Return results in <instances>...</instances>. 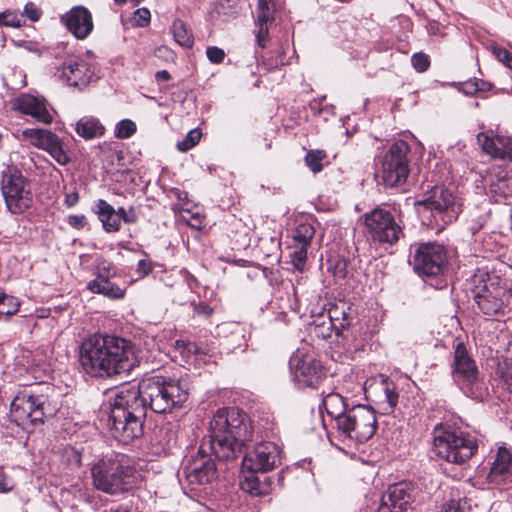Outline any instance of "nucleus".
Wrapping results in <instances>:
<instances>
[{"label":"nucleus","instance_id":"obj_35","mask_svg":"<svg viewBox=\"0 0 512 512\" xmlns=\"http://www.w3.org/2000/svg\"><path fill=\"white\" fill-rule=\"evenodd\" d=\"M47 132V129L27 128L22 131L21 140L27 141L30 145L41 149Z\"/></svg>","mask_w":512,"mask_h":512},{"label":"nucleus","instance_id":"obj_29","mask_svg":"<svg viewBox=\"0 0 512 512\" xmlns=\"http://www.w3.org/2000/svg\"><path fill=\"white\" fill-rule=\"evenodd\" d=\"M41 150L48 152L59 165L64 166L70 162L62 139L50 130H48L44 138Z\"/></svg>","mask_w":512,"mask_h":512},{"label":"nucleus","instance_id":"obj_53","mask_svg":"<svg viewBox=\"0 0 512 512\" xmlns=\"http://www.w3.org/2000/svg\"><path fill=\"white\" fill-rule=\"evenodd\" d=\"M79 201V195L76 191L66 194L64 199V204L67 207H73L75 206Z\"/></svg>","mask_w":512,"mask_h":512},{"label":"nucleus","instance_id":"obj_6","mask_svg":"<svg viewBox=\"0 0 512 512\" xmlns=\"http://www.w3.org/2000/svg\"><path fill=\"white\" fill-rule=\"evenodd\" d=\"M460 211L454 194L437 183L432 187L427 185L425 198L418 200V216L422 225L436 228L438 231L454 222Z\"/></svg>","mask_w":512,"mask_h":512},{"label":"nucleus","instance_id":"obj_10","mask_svg":"<svg viewBox=\"0 0 512 512\" xmlns=\"http://www.w3.org/2000/svg\"><path fill=\"white\" fill-rule=\"evenodd\" d=\"M452 373L454 381L467 397L478 401L488 397L489 389L480 378L478 367L462 342H459L454 350Z\"/></svg>","mask_w":512,"mask_h":512},{"label":"nucleus","instance_id":"obj_41","mask_svg":"<svg viewBox=\"0 0 512 512\" xmlns=\"http://www.w3.org/2000/svg\"><path fill=\"white\" fill-rule=\"evenodd\" d=\"M328 269L332 272L334 277L344 279L348 274V262L344 258H336L330 261Z\"/></svg>","mask_w":512,"mask_h":512},{"label":"nucleus","instance_id":"obj_60","mask_svg":"<svg viewBox=\"0 0 512 512\" xmlns=\"http://www.w3.org/2000/svg\"><path fill=\"white\" fill-rule=\"evenodd\" d=\"M127 210H125L123 207H120L118 210H116V213L121 216V221H123L124 213H126Z\"/></svg>","mask_w":512,"mask_h":512},{"label":"nucleus","instance_id":"obj_59","mask_svg":"<svg viewBox=\"0 0 512 512\" xmlns=\"http://www.w3.org/2000/svg\"><path fill=\"white\" fill-rule=\"evenodd\" d=\"M174 194L177 196V198L180 201H183V202H187L188 201V194L186 192H183V191H180V190H176L174 192Z\"/></svg>","mask_w":512,"mask_h":512},{"label":"nucleus","instance_id":"obj_49","mask_svg":"<svg viewBox=\"0 0 512 512\" xmlns=\"http://www.w3.org/2000/svg\"><path fill=\"white\" fill-rule=\"evenodd\" d=\"M14 482L2 470H0V493H9L14 489Z\"/></svg>","mask_w":512,"mask_h":512},{"label":"nucleus","instance_id":"obj_25","mask_svg":"<svg viewBox=\"0 0 512 512\" xmlns=\"http://www.w3.org/2000/svg\"><path fill=\"white\" fill-rule=\"evenodd\" d=\"M276 11L274 0H258L256 9V43L264 48L269 34V26L274 22V13Z\"/></svg>","mask_w":512,"mask_h":512},{"label":"nucleus","instance_id":"obj_24","mask_svg":"<svg viewBox=\"0 0 512 512\" xmlns=\"http://www.w3.org/2000/svg\"><path fill=\"white\" fill-rule=\"evenodd\" d=\"M110 275L111 272L109 264H104L103 267H98L96 278L88 282L87 289L92 293L102 294L112 300L124 298L125 289L111 282L109 280Z\"/></svg>","mask_w":512,"mask_h":512},{"label":"nucleus","instance_id":"obj_57","mask_svg":"<svg viewBox=\"0 0 512 512\" xmlns=\"http://www.w3.org/2000/svg\"><path fill=\"white\" fill-rule=\"evenodd\" d=\"M156 79L168 81L171 79L170 73L167 70L157 71L155 74Z\"/></svg>","mask_w":512,"mask_h":512},{"label":"nucleus","instance_id":"obj_12","mask_svg":"<svg viewBox=\"0 0 512 512\" xmlns=\"http://www.w3.org/2000/svg\"><path fill=\"white\" fill-rule=\"evenodd\" d=\"M1 193L7 210L14 215L24 213L33 204L31 183L16 168H7L2 172Z\"/></svg>","mask_w":512,"mask_h":512},{"label":"nucleus","instance_id":"obj_13","mask_svg":"<svg viewBox=\"0 0 512 512\" xmlns=\"http://www.w3.org/2000/svg\"><path fill=\"white\" fill-rule=\"evenodd\" d=\"M447 251L441 244L435 242L418 245V276L436 290L446 287L443 277L447 266Z\"/></svg>","mask_w":512,"mask_h":512},{"label":"nucleus","instance_id":"obj_62","mask_svg":"<svg viewBox=\"0 0 512 512\" xmlns=\"http://www.w3.org/2000/svg\"><path fill=\"white\" fill-rule=\"evenodd\" d=\"M435 28V25H431L430 28L428 29L429 33L435 34Z\"/></svg>","mask_w":512,"mask_h":512},{"label":"nucleus","instance_id":"obj_27","mask_svg":"<svg viewBox=\"0 0 512 512\" xmlns=\"http://www.w3.org/2000/svg\"><path fill=\"white\" fill-rule=\"evenodd\" d=\"M241 488L252 496H263L269 494L271 481L266 473L246 471Z\"/></svg>","mask_w":512,"mask_h":512},{"label":"nucleus","instance_id":"obj_7","mask_svg":"<svg viewBox=\"0 0 512 512\" xmlns=\"http://www.w3.org/2000/svg\"><path fill=\"white\" fill-rule=\"evenodd\" d=\"M473 300L485 316L503 315L509 304L510 291L496 275L478 270L470 280Z\"/></svg>","mask_w":512,"mask_h":512},{"label":"nucleus","instance_id":"obj_28","mask_svg":"<svg viewBox=\"0 0 512 512\" xmlns=\"http://www.w3.org/2000/svg\"><path fill=\"white\" fill-rule=\"evenodd\" d=\"M96 213L106 232L111 233L120 230L121 216L116 213L114 207L108 202L99 199L96 203Z\"/></svg>","mask_w":512,"mask_h":512},{"label":"nucleus","instance_id":"obj_32","mask_svg":"<svg viewBox=\"0 0 512 512\" xmlns=\"http://www.w3.org/2000/svg\"><path fill=\"white\" fill-rule=\"evenodd\" d=\"M323 406L331 418V424L337 423L350 409L344 398L338 393L328 394L323 400Z\"/></svg>","mask_w":512,"mask_h":512},{"label":"nucleus","instance_id":"obj_58","mask_svg":"<svg viewBox=\"0 0 512 512\" xmlns=\"http://www.w3.org/2000/svg\"><path fill=\"white\" fill-rule=\"evenodd\" d=\"M103 512H130L126 507L122 505H118L116 507H111L110 509L104 510Z\"/></svg>","mask_w":512,"mask_h":512},{"label":"nucleus","instance_id":"obj_30","mask_svg":"<svg viewBox=\"0 0 512 512\" xmlns=\"http://www.w3.org/2000/svg\"><path fill=\"white\" fill-rule=\"evenodd\" d=\"M41 150L48 152L59 165L64 166L70 162L62 139L50 130H48L44 138Z\"/></svg>","mask_w":512,"mask_h":512},{"label":"nucleus","instance_id":"obj_20","mask_svg":"<svg viewBox=\"0 0 512 512\" xmlns=\"http://www.w3.org/2000/svg\"><path fill=\"white\" fill-rule=\"evenodd\" d=\"M490 484L508 489L512 487V452L500 447L487 475Z\"/></svg>","mask_w":512,"mask_h":512},{"label":"nucleus","instance_id":"obj_40","mask_svg":"<svg viewBox=\"0 0 512 512\" xmlns=\"http://www.w3.org/2000/svg\"><path fill=\"white\" fill-rule=\"evenodd\" d=\"M490 89V85L482 80H468L461 84L460 91L466 95H474L478 91H486Z\"/></svg>","mask_w":512,"mask_h":512},{"label":"nucleus","instance_id":"obj_61","mask_svg":"<svg viewBox=\"0 0 512 512\" xmlns=\"http://www.w3.org/2000/svg\"><path fill=\"white\" fill-rule=\"evenodd\" d=\"M411 63L416 68V53L411 55Z\"/></svg>","mask_w":512,"mask_h":512},{"label":"nucleus","instance_id":"obj_26","mask_svg":"<svg viewBox=\"0 0 512 512\" xmlns=\"http://www.w3.org/2000/svg\"><path fill=\"white\" fill-rule=\"evenodd\" d=\"M329 323L333 326L337 335L343 334L356 320L355 309L344 301L330 307L328 311Z\"/></svg>","mask_w":512,"mask_h":512},{"label":"nucleus","instance_id":"obj_11","mask_svg":"<svg viewBox=\"0 0 512 512\" xmlns=\"http://www.w3.org/2000/svg\"><path fill=\"white\" fill-rule=\"evenodd\" d=\"M410 151L404 141L395 142L385 152L380 160L375 177L378 185L384 188H397L402 186L409 175L410 169L407 154Z\"/></svg>","mask_w":512,"mask_h":512},{"label":"nucleus","instance_id":"obj_3","mask_svg":"<svg viewBox=\"0 0 512 512\" xmlns=\"http://www.w3.org/2000/svg\"><path fill=\"white\" fill-rule=\"evenodd\" d=\"M121 387L129 394L134 391L145 412L150 408L155 413H168L182 407L188 399V390L181 381L162 375L148 376L138 385Z\"/></svg>","mask_w":512,"mask_h":512},{"label":"nucleus","instance_id":"obj_18","mask_svg":"<svg viewBox=\"0 0 512 512\" xmlns=\"http://www.w3.org/2000/svg\"><path fill=\"white\" fill-rule=\"evenodd\" d=\"M413 499V483L403 481L393 484L382 496L377 512H414Z\"/></svg>","mask_w":512,"mask_h":512},{"label":"nucleus","instance_id":"obj_63","mask_svg":"<svg viewBox=\"0 0 512 512\" xmlns=\"http://www.w3.org/2000/svg\"><path fill=\"white\" fill-rule=\"evenodd\" d=\"M114 1L117 3H125L126 2V0H114Z\"/></svg>","mask_w":512,"mask_h":512},{"label":"nucleus","instance_id":"obj_43","mask_svg":"<svg viewBox=\"0 0 512 512\" xmlns=\"http://www.w3.org/2000/svg\"><path fill=\"white\" fill-rule=\"evenodd\" d=\"M22 22V15L13 11H5L0 13V25L7 27H20Z\"/></svg>","mask_w":512,"mask_h":512},{"label":"nucleus","instance_id":"obj_52","mask_svg":"<svg viewBox=\"0 0 512 512\" xmlns=\"http://www.w3.org/2000/svg\"><path fill=\"white\" fill-rule=\"evenodd\" d=\"M430 66L429 56L423 52H418V72H425Z\"/></svg>","mask_w":512,"mask_h":512},{"label":"nucleus","instance_id":"obj_33","mask_svg":"<svg viewBox=\"0 0 512 512\" xmlns=\"http://www.w3.org/2000/svg\"><path fill=\"white\" fill-rule=\"evenodd\" d=\"M172 33L175 41L182 47L191 48L194 38L191 30L182 20H175L172 25Z\"/></svg>","mask_w":512,"mask_h":512},{"label":"nucleus","instance_id":"obj_46","mask_svg":"<svg viewBox=\"0 0 512 512\" xmlns=\"http://www.w3.org/2000/svg\"><path fill=\"white\" fill-rule=\"evenodd\" d=\"M493 53L499 61L505 64L508 68L512 69V55L501 47H494Z\"/></svg>","mask_w":512,"mask_h":512},{"label":"nucleus","instance_id":"obj_54","mask_svg":"<svg viewBox=\"0 0 512 512\" xmlns=\"http://www.w3.org/2000/svg\"><path fill=\"white\" fill-rule=\"evenodd\" d=\"M137 220H138V217H137L135 209L133 207H130L126 211V213H124L123 222L132 224V223L137 222Z\"/></svg>","mask_w":512,"mask_h":512},{"label":"nucleus","instance_id":"obj_48","mask_svg":"<svg viewBox=\"0 0 512 512\" xmlns=\"http://www.w3.org/2000/svg\"><path fill=\"white\" fill-rule=\"evenodd\" d=\"M67 223L77 230L83 229L88 224L87 218L84 215H69Z\"/></svg>","mask_w":512,"mask_h":512},{"label":"nucleus","instance_id":"obj_16","mask_svg":"<svg viewBox=\"0 0 512 512\" xmlns=\"http://www.w3.org/2000/svg\"><path fill=\"white\" fill-rule=\"evenodd\" d=\"M290 366L299 387H316L325 377L324 367L312 354L298 351L292 356Z\"/></svg>","mask_w":512,"mask_h":512},{"label":"nucleus","instance_id":"obj_47","mask_svg":"<svg viewBox=\"0 0 512 512\" xmlns=\"http://www.w3.org/2000/svg\"><path fill=\"white\" fill-rule=\"evenodd\" d=\"M154 264L149 259H141L138 261L136 272L140 277H145L152 272Z\"/></svg>","mask_w":512,"mask_h":512},{"label":"nucleus","instance_id":"obj_15","mask_svg":"<svg viewBox=\"0 0 512 512\" xmlns=\"http://www.w3.org/2000/svg\"><path fill=\"white\" fill-rule=\"evenodd\" d=\"M365 224L369 234L376 241L393 244L399 239L401 229L387 210L376 208L366 213Z\"/></svg>","mask_w":512,"mask_h":512},{"label":"nucleus","instance_id":"obj_44","mask_svg":"<svg viewBox=\"0 0 512 512\" xmlns=\"http://www.w3.org/2000/svg\"><path fill=\"white\" fill-rule=\"evenodd\" d=\"M150 11L147 8H140L134 12L133 23L138 27H145L150 22Z\"/></svg>","mask_w":512,"mask_h":512},{"label":"nucleus","instance_id":"obj_5","mask_svg":"<svg viewBox=\"0 0 512 512\" xmlns=\"http://www.w3.org/2000/svg\"><path fill=\"white\" fill-rule=\"evenodd\" d=\"M93 487L105 494L118 496L138 484V473L130 458L121 453L107 455L91 465Z\"/></svg>","mask_w":512,"mask_h":512},{"label":"nucleus","instance_id":"obj_8","mask_svg":"<svg viewBox=\"0 0 512 512\" xmlns=\"http://www.w3.org/2000/svg\"><path fill=\"white\" fill-rule=\"evenodd\" d=\"M474 436L461 430L438 424L433 431V451L439 458L453 464H462L477 451Z\"/></svg>","mask_w":512,"mask_h":512},{"label":"nucleus","instance_id":"obj_34","mask_svg":"<svg viewBox=\"0 0 512 512\" xmlns=\"http://www.w3.org/2000/svg\"><path fill=\"white\" fill-rule=\"evenodd\" d=\"M315 234L313 225L309 223H300L293 232L294 245L309 247Z\"/></svg>","mask_w":512,"mask_h":512},{"label":"nucleus","instance_id":"obj_38","mask_svg":"<svg viewBox=\"0 0 512 512\" xmlns=\"http://www.w3.org/2000/svg\"><path fill=\"white\" fill-rule=\"evenodd\" d=\"M202 133L199 129L190 130L184 139L177 143V148L181 152H187L200 141Z\"/></svg>","mask_w":512,"mask_h":512},{"label":"nucleus","instance_id":"obj_22","mask_svg":"<svg viewBox=\"0 0 512 512\" xmlns=\"http://www.w3.org/2000/svg\"><path fill=\"white\" fill-rule=\"evenodd\" d=\"M13 109L33 117L37 122L50 124L53 117L48 111L44 100L30 94H22L13 102Z\"/></svg>","mask_w":512,"mask_h":512},{"label":"nucleus","instance_id":"obj_19","mask_svg":"<svg viewBox=\"0 0 512 512\" xmlns=\"http://www.w3.org/2000/svg\"><path fill=\"white\" fill-rule=\"evenodd\" d=\"M57 73H59V79L64 83L77 88L87 86L94 76V71L90 64L78 57L66 59L57 69Z\"/></svg>","mask_w":512,"mask_h":512},{"label":"nucleus","instance_id":"obj_45","mask_svg":"<svg viewBox=\"0 0 512 512\" xmlns=\"http://www.w3.org/2000/svg\"><path fill=\"white\" fill-rule=\"evenodd\" d=\"M206 54L208 59L215 64L221 63L225 58V52L216 46L208 47Z\"/></svg>","mask_w":512,"mask_h":512},{"label":"nucleus","instance_id":"obj_23","mask_svg":"<svg viewBox=\"0 0 512 512\" xmlns=\"http://www.w3.org/2000/svg\"><path fill=\"white\" fill-rule=\"evenodd\" d=\"M477 142L491 157L512 162V137L500 135L492 137L486 133H479Z\"/></svg>","mask_w":512,"mask_h":512},{"label":"nucleus","instance_id":"obj_64","mask_svg":"<svg viewBox=\"0 0 512 512\" xmlns=\"http://www.w3.org/2000/svg\"><path fill=\"white\" fill-rule=\"evenodd\" d=\"M417 145H418V149L423 148L422 144L419 141L417 142Z\"/></svg>","mask_w":512,"mask_h":512},{"label":"nucleus","instance_id":"obj_1","mask_svg":"<svg viewBox=\"0 0 512 512\" xmlns=\"http://www.w3.org/2000/svg\"><path fill=\"white\" fill-rule=\"evenodd\" d=\"M252 437L253 430L246 414L235 407L218 409L209 423L208 439L184 467L186 480L191 485L211 483L216 478L217 468L208 451L219 460H233Z\"/></svg>","mask_w":512,"mask_h":512},{"label":"nucleus","instance_id":"obj_17","mask_svg":"<svg viewBox=\"0 0 512 512\" xmlns=\"http://www.w3.org/2000/svg\"><path fill=\"white\" fill-rule=\"evenodd\" d=\"M281 460V450L273 442H261L245 453L242 460L244 471L266 473L274 469Z\"/></svg>","mask_w":512,"mask_h":512},{"label":"nucleus","instance_id":"obj_2","mask_svg":"<svg viewBox=\"0 0 512 512\" xmlns=\"http://www.w3.org/2000/svg\"><path fill=\"white\" fill-rule=\"evenodd\" d=\"M83 371L91 377H111L129 372L136 364L134 345L119 336L94 334L85 339L79 350Z\"/></svg>","mask_w":512,"mask_h":512},{"label":"nucleus","instance_id":"obj_56","mask_svg":"<svg viewBox=\"0 0 512 512\" xmlns=\"http://www.w3.org/2000/svg\"><path fill=\"white\" fill-rule=\"evenodd\" d=\"M460 511V506L459 504L454 501V500H451L449 503L446 504V506L444 507V512H459Z\"/></svg>","mask_w":512,"mask_h":512},{"label":"nucleus","instance_id":"obj_42","mask_svg":"<svg viewBox=\"0 0 512 512\" xmlns=\"http://www.w3.org/2000/svg\"><path fill=\"white\" fill-rule=\"evenodd\" d=\"M175 349L180 352L184 357L200 353V348L194 342L188 340H177L175 342Z\"/></svg>","mask_w":512,"mask_h":512},{"label":"nucleus","instance_id":"obj_9","mask_svg":"<svg viewBox=\"0 0 512 512\" xmlns=\"http://www.w3.org/2000/svg\"><path fill=\"white\" fill-rule=\"evenodd\" d=\"M377 424L375 410L371 406L359 404L350 407L346 414L331 426L339 440L364 443L373 437Z\"/></svg>","mask_w":512,"mask_h":512},{"label":"nucleus","instance_id":"obj_4","mask_svg":"<svg viewBox=\"0 0 512 512\" xmlns=\"http://www.w3.org/2000/svg\"><path fill=\"white\" fill-rule=\"evenodd\" d=\"M109 406L108 427L116 441L126 445L142 436L146 413L134 391L129 394L119 387L109 398Z\"/></svg>","mask_w":512,"mask_h":512},{"label":"nucleus","instance_id":"obj_21","mask_svg":"<svg viewBox=\"0 0 512 512\" xmlns=\"http://www.w3.org/2000/svg\"><path fill=\"white\" fill-rule=\"evenodd\" d=\"M61 21L77 39H86L93 30L90 11L84 6H75L62 16Z\"/></svg>","mask_w":512,"mask_h":512},{"label":"nucleus","instance_id":"obj_55","mask_svg":"<svg viewBox=\"0 0 512 512\" xmlns=\"http://www.w3.org/2000/svg\"><path fill=\"white\" fill-rule=\"evenodd\" d=\"M385 393L390 407H394L397 402V394L394 391L390 390L388 386L385 388Z\"/></svg>","mask_w":512,"mask_h":512},{"label":"nucleus","instance_id":"obj_36","mask_svg":"<svg viewBox=\"0 0 512 512\" xmlns=\"http://www.w3.org/2000/svg\"><path fill=\"white\" fill-rule=\"evenodd\" d=\"M327 157L324 150H310L305 156V164L313 173H319L323 169L322 161Z\"/></svg>","mask_w":512,"mask_h":512},{"label":"nucleus","instance_id":"obj_37","mask_svg":"<svg viewBox=\"0 0 512 512\" xmlns=\"http://www.w3.org/2000/svg\"><path fill=\"white\" fill-rule=\"evenodd\" d=\"M136 130L137 126L134 121L123 119L116 124L114 135L117 139H128L135 134Z\"/></svg>","mask_w":512,"mask_h":512},{"label":"nucleus","instance_id":"obj_31","mask_svg":"<svg viewBox=\"0 0 512 512\" xmlns=\"http://www.w3.org/2000/svg\"><path fill=\"white\" fill-rule=\"evenodd\" d=\"M76 133L85 140L101 137L105 134V126L94 116H83L76 123Z\"/></svg>","mask_w":512,"mask_h":512},{"label":"nucleus","instance_id":"obj_39","mask_svg":"<svg viewBox=\"0 0 512 512\" xmlns=\"http://www.w3.org/2000/svg\"><path fill=\"white\" fill-rule=\"evenodd\" d=\"M293 248L294 250L290 254L291 262L297 270L302 271L306 264L308 247L293 244Z\"/></svg>","mask_w":512,"mask_h":512},{"label":"nucleus","instance_id":"obj_51","mask_svg":"<svg viewBox=\"0 0 512 512\" xmlns=\"http://www.w3.org/2000/svg\"><path fill=\"white\" fill-rule=\"evenodd\" d=\"M332 330H334V328L329 322H322L321 324H317L315 326V334L318 337H322L323 339L329 338L331 336Z\"/></svg>","mask_w":512,"mask_h":512},{"label":"nucleus","instance_id":"obj_50","mask_svg":"<svg viewBox=\"0 0 512 512\" xmlns=\"http://www.w3.org/2000/svg\"><path fill=\"white\" fill-rule=\"evenodd\" d=\"M24 14L31 20L37 21L42 15V11L33 3H27L24 7Z\"/></svg>","mask_w":512,"mask_h":512},{"label":"nucleus","instance_id":"obj_14","mask_svg":"<svg viewBox=\"0 0 512 512\" xmlns=\"http://www.w3.org/2000/svg\"><path fill=\"white\" fill-rule=\"evenodd\" d=\"M48 398L32 389L19 391L10 404V414L17 425L23 428L44 423L47 415Z\"/></svg>","mask_w":512,"mask_h":512}]
</instances>
